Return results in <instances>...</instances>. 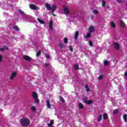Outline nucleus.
<instances>
[{
	"instance_id": "29",
	"label": "nucleus",
	"mask_w": 127,
	"mask_h": 127,
	"mask_svg": "<svg viewBox=\"0 0 127 127\" xmlns=\"http://www.w3.org/2000/svg\"><path fill=\"white\" fill-rule=\"evenodd\" d=\"M103 119L104 120H107V119H108V115H107L106 113L103 114Z\"/></svg>"
},
{
	"instance_id": "7",
	"label": "nucleus",
	"mask_w": 127,
	"mask_h": 127,
	"mask_svg": "<svg viewBox=\"0 0 127 127\" xmlns=\"http://www.w3.org/2000/svg\"><path fill=\"white\" fill-rule=\"evenodd\" d=\"M56 8H57V5H54L51 6V10H52V13H54L55 10H56Z\"/></svg>"
},
{
	"instance_id": "35",
	"label": "nucleus",
	"mask_w": 127,
	"mask_h": 127,
	"mask_svg": "<svg viewBox=\"0 0 127 127\" xmlns=\"http://www.w3.org/2000/svg\"><path fill=\"white\" fill-rule=\"evenodd\" d=\"M59 45H60V48H65V47H64V45H63V44L60 43L59 44Z\"/></svg>"
},
{
	"instance_id": "24",
	"label": "nucleus",
	"mask_w": 127,
	"mask_h": 127,
	"mask_svg": "<svg viewBox=\"0 0 127 127\" xmlns=\"http://www.w3.org/2000/svg\"><path fill=\"white\" fill-rule=\"evenodd\" d=\"M113 115H117V114H119V110L115 109L113 111Z\"/></svg>"
},
{
	"instance_id": "3",
	"label": "nucleus",
	"mask_w": 127,
	"mask_h": 127,
	"mask_svg": "<svg viewBox=\"0 0 127 127\" xmlns=\"http://www.w3.org/2000/svg\"><path fill=\"white\" fill-rule=\"evenodd\" d=\"M63 10L64 11V14H69L70 13V11L69 10V8L68 7H66L65 6H63Z\"/></svg>"
},
{
	"instance_id": "40",
	"label": "nucleus",
	"mask_w": 127,
	"mask_h": 127,
	"mask_svg": "<svg viewBox=\"0 0 127 127\" xmlns=\"http://www.w3.org/2000/svg\"><path fill=\"white\" fill-rule=\"evenodd\" d=\"M89 44L90 46H93V42H92V41H90L89 42Z\"/></svg>"
},
{
	"instance_id": "4",
	"label": "nucleus",
	"mask_w": 127,
	"mask_h": 127,
	"mask_svg": "<svg viewBox=\"0 0 127 127\" xmlns=\"http://www.w3.org/2000/svg\"><path fill=\"white\" fill-rule=\"evenodd\" d=\"M83 101L85 103V104H86L87 105H91V104H92L93 103V100H88L87 98H83Z\"/></svg>"
},
{
	"instance_id": "36",
	"label": "nucleus",
	"mask_w": 127,
	"mask_h": 127,
	"mask_svg": "<svg viewBox=\"0 0 127 127\" xmlns=\"http://www.w3.org/2000/svg\"><path fill=\"white\" fill-rule=\"evenodd\" d=\"M2 59H3V57H2V56L0 54V63H1Z\"/></svg>"
},
{
	"instance_id": "33",
	"label": "nucleus",
	"mask_w": 127,
	"mask_h": 127,
	"mask_svg": "<svg viewBox=\"0 0 127 127\" xmlns=\"http://www.w3.org/2000/svg\"><path fill=\"white\" fill-rule=\"evenodd\" d=\"M64 43L65 44H66V43H68V39L67 38H64Z\"/></svg>"
},
{
	"instance_id": "6",
	"label": "nucleus",
	"mask_w": 127,
	"mask_h": 127,
	"mask_svg": "<svg viewBox=\"0 0 127 127\" xmlns=\"http://www.w3.org/2000/svg\"><path fill=\"white\" fill-rule=\"evenodd\" d=\"M49 27L51 30H53V21L52 20H50Z\"/></svg>"
},
{
	"instance_id": "1",
	"label": "nucleus",
	"mask_w": 127,
	"mask_h": 127,
	"mask_svg": "<svg viewBox=\"0 0 127 127\" xmlns=\"http://www.w3.org/2000/svg\"><path fill=\"white\" fill-rule=\"evenodd\" d=\"M20 124L22 127H28L30 125V120L26 117L21 119Z\"/></svg>"
},
{
	"instance_id": "17",
	"label": "nucleus",
	"mask_w": 127,
	"mask_h": 127,
	"mask_svg": "<svg viewBox=\"0 0 127 127\" xmlns=\"http://www.w3.org/2000/svg\"><path fill=\"white\" fill-rule=\"evenodd\" d=\"M123 119L125 123H127V114H125L123 116Z\"/></svg>"
},
{
	"instance_id": "44",
	"label": "nucleus",
	"mask_w": 127,
	"mask_h": 127,
	"mask_svg": "<svg viewBox=\"0 0 127 127\" xmlns=\"http://www.w3.org/2000/svg\"><path fill=\"white\" fill-rule=\"evenodd\" d=\"M45 67H48V66H49V64H48L47 63H45Z\"/></svg>"
},
{
	"instance_id": "9",
	"label": "nucleus",
	"mask_w": 127,
	"mask_h": 127,
	"mask_svg": "<svg viewBox=\"0 0 127 127\" xmlns=\"http://www.w3.org/2000/svg\"><path fill=\"white\" fill-rule=\"evenodd\" d=\"M16 72L14 71L11 74L10 77V80H12L13 79H14L15 78V76H16Z\"/></svg>"
},
{
	"instance_id": "22",
	"label": "nucleus",
	"mask_w": 127,
	"mask_h": 127,
	"mask_svg": "<svg viewBox=\"0 0 127 127\" xmlns=\"http://www.w3.org/2000/svg\"><path fill=\"white\" fill-rule=\"evenodd\" d=\"M59 98H60V101H61L62 102H63V103H65V100H64V98H63V97H62V96H60Z\"/></svg>"
},
{
	"instance_id": "16",
	"label": "nucleus",
	"mask_w": 127,
	"mask_h": 127,
	"mask_svg": "<svg viewBox=\"0 0 127 127\" xmlns=\"http://www.w3.org/2000/svg\"><path fill=\"white\" fill-rule=\"evenodd\" d=\"M54 124V121L51 120L50 123L47 124V126H48V127H53V126Z\"/></svg>"
},
{
	"instance_id": "21",
	"label": "nucleus",
	"mask_w": 127,
	"mask_h": 127,
	"mask_svg": "<svg viewBox=\"0 0 127 127\" xmlns=\"http://www.w3.org/2000/svg\"><path fill=\"white\" fill-rule=\"evenodd\" d=\"M78 107L79 109H84V105H83V104H82L81 102L79 103Z\"/></svg>"
},
{
	"instance_id": "37",
	"label": "nucleus",
	"mask_w": 127,
	"mask_h": 127,
	"mask_svg": "<svg viewBox=\"0 0 127 127\" xmlns=\"http://www.w3.org/2000/svg\"><path fill=\"white\" fill-rule=\"evenodd\" d=\"M69 48L70 52H73V47L72 46H69Z\"/></svg>"
},
{
	"instance_id": "20",
	"label": "nucleus",
	"mask_w": 127,
	"mask_h": 127,
	"mask_svg": "<svg viewBox=\"0 0 127 127\" xmlns=\"http://www.w3.org/2000/svg\"><path fill=\"white\" fill-rule=\"evenodd\" d=\"M73 68H74L75 70H79V65L77 64H74Z\"/></svg>"
},
{
	"instance_id": "27",
	"label": "nucleus",
	"mask_w": 127,
	"mask_h": 127,
	"mask_svg": "<svg viewBox=\"0 0 127 127\" xmlns=\"http://www.w3.org/2000/svg\"><path fill=\"white\" fill-rule=\"evenodd\" d=\"M37 20H38V21H39V22L40 23H41V24H44V21H43V20H41V19H39V18H37Z\"/></svg>"
},
{
	"instance_id": "10",
	"label": "nucleus",
	"mask_w": 127,
	"mask_h": 127,
	"mask_svg": "<svg viewBox=\"0 0 127 127\" xmlns=\"http://www.w3.org/2000/svg\"><path fill=\"white\" fill-rule=\"evenodd\" d=\"M88 30L89 32L92 33V32H93L95 31V27H94V26H90L88 28Z\"/></svg>"
},
{
	"instance_id": "19",
	"label": "nucleus",
	"mask_w": 127,
	"mask_h": 127,
	"mask_svg": "<svg viewBox=\"0 0 127 127\" xmlns=\"http://www.w3.org/2000/svg\"><path fill=\"white\" fill-rule=\"evenodd\" d=\"M85 89L86 91L87 92V93H89V92H90V88H89V85H88V84L85 85Z\"/></svg>"
},
{
	"instance_id": "30",
	"label": "nucleus",
	"mask_w": 127,
	"mask_h": 127,
	"mask_svg": "<svg viewBox=\"0 0 127 127\" xmlns=\"http://www.w3.org/2000/svg\"><path fill=\"white\" fill-rule=\"evenodd\" d=\"M111 25L112 27H113V28H115V27H116V24H115L114 22H112L111 23Z\"/></svg>"
},
{
	"instance_id": "39",
	"label": "nucleus",
	"mask_w": 127,
	"mask_h": 127,
	"mask_svg": "<svg viewBox=\"0 0 127 127\" xmlns=\"http://www.w3.org/2000/svg\"><path fill=\"white\" fill-rule=\"evenodd\" d=\"M98 11L97 10H93V13L94 14H98Z\"/></svg>"
},
{
	"instance_id": "18",
	"label": "nucleus",
	"mask_w": 127,
	"mask_h": 127,
	"mask_svg": "<svg viewBox=\"0 0 127 127\" xmlns=\"http://www.w3.org/2000/svg\"><path fill=\"white\" fill-rule=\"evenodd\" d=\"M19 12L20 13L21 15L22 16H24V15H25V13H24V12H23L22 10L19 9L18 10Z\"/></svg>"
},
{
	"instance_id": "15",
	"label": "nucleus",
	"mask_w": 127,
	"mask_h": 127,
	"mask_svg": "<svg viewBox=\"0 0 127 127\" xmlns=\"http://www.w3.org/2000/svg\"><path fill=\"white\" fill-rule=\"evenodd\" d=\"M13 29L15 31H19L20 29L19 28H18V26H16V25H14L13 26Z\"/></svg>"
},
{
	"instance_id": "23",
	"label": "nucleus",
	"mask_w": 127,
	"mask_h": 127,
	"mask_svg": "<svg viewBox=\"0 0 127 127\" xmlns=\"http://www.w3.org/2000/svg\"><path fill=\"white\" fill-rule=\"evenodd\" d=\"M102 6L103 7H105V6H106V1L105 0H102Z\"/></svg>"
},
{
	"instance_id": "5",
	"label": "nucleus",
	"mask_w": 127,
	"mask_h": 127,
	"mask_svg": "<svg viewBox=\"0 0 127 127\" xmlns=\"http://www.w3.org/2000/svg\"><path fill=\"white\" fill-rule=\"evenodd\" d=\"M23 59L24 60H25L26 61H28L29 62H30V61H31V60H32V58H31V57H30L27 55H24L23 56Z\"/></svg>"
},
{
	"instance_id": "13",
	"label": "nucleus",
	"mask_w": 127,
	"mask_h": 127,
	"mask_svg": "<svg viewBox=\"0 0 127 127\" xmlns=\"http://www.w3.org/2000/svg\"><path fill=\"white\" fill-rule=\"evenodd\" d=\"M46 106L48 109H51V105L50 104V101L47 100L46 101Z\"/></svg>"
},
{
	"instance_id": "25",
	"label": "nucleus",
	"mask_w": 127,
	"mask_h": 127,
	"mask_svg": "<svg viewBox=\"0 0 127 127\" xmlns=\"http://www.w3.org/2000/svg\"><path fill=\"white\" fill-rule=\"evenodd\" d=\"M120 26L121 27H125V22L123 21H120Z\"/></svg>"
},
{
	"instance_id": "32",
	"label": "nucleus",
	"mask_w": 127,
	"mask_h": 127,
	"mask_svg": "<svg viewBox=\"0 0 127 127\" xmlns=\"http://www.w3.org/2000/svg\"><path fill=\"white\" fill-rule=\"evenodd\" d=\"M91 37V33H88L86 36V38H90Z\"/></svg>"
},
{
	"instance_id": "48",
	"label": "nucleus",
	"mask_w": 127,
	"mask_h": 127,
	"mask_svg": "<svg viewBox=\"0 0 127 127\" xmlns=\"http://www.w3.org/2000/svg\"><path fill=\"white\" fill-rule=\"evenodd\" d=\"M126 5H127V4H126Z\"/></svg>"
},
{
	"instance_id": "11",
	"label": "nucleus",
	"mask_w": 127,
	"mask_h": 127,
	"mask_svg": "<svg viewBox=\"0 0 127 127\" xmlns=\"http://www.w3.org/2000/svg\"><path fill=\"white\" fill-rule=\"evenodd\" d=\"M29 7L31 9H34V10H36V9H37L36 6L33 4H30Z\"/></svg>"
},
{
	"instance_id": "38",
	"label": "nucleus",
	"mask_w": 127,
	"mask_h": 127,
	"mask_svg": "<svg viewBox=\"0 0 127 127\" xmlns=\"http://www.w3.org/2000/svg\"><path fill=\"white\" fill-rule=\"evenodd\" d=\"M118 3H123V0H117Z\"/></svg>"
},
{
	"instance_id": "34",
	"label": "nucleus",
	"mask_w": 127,
	"mask_h": 127,
	"mask_svg": "<svg viewBox=\"0 0 127 127\" xmlns=\"http://www.w3.org/2000/svg\"><path fill=\"white\" fill-rule=\"evenodd\" d=\"M103 78H104V75H100L98 76V80H102V79H103Z\"/></svg>"
},
{
	"instance_id": "31",
	"label": "nucleus",
	"mask_w": 127,
	"mask_h": 127,
	"mask_svg": "<svg viewBox=\"0 0 127 127\" xmlns=\"http://www.w3.org/2000/svg\"><path fill=\"white\" fill-rule=\"evenodd\" d=\"M41 54V51L39 50L36 54L37 57H39V56Z\"/></svg>"
},
{
	"instance_id": "26",
	"label": "nucleus",
	"mask_w": 127,
	"mask_h": 127,
	"mask_svg": "<svg viewBox=\"0 0 127 127\" xmlns=\"http://www.w3.org/2000/svg\"><path fill=\"white\" fill-rule=\"evenodd\" d=\"M98 122H101L102 121V115H99V116L97 118Z\"/></svg>"
},
{
	"instance_id": "41",
	"label": "nucleus",
	"mask_w": 127,
	"mask_h": 127,
	"mask_svg": "<svg viewBox=\"0 0 127 127\" xmlns=\"http://www.w3.org/2000/svg\"><path fill=\"white\" fill-rule=\"evenodd\" d=\"M3 48L4 50H7V49H8L7 48V47L6 46H5V45L4 46Z\"/></svg>"
},
{
	"instance_id": "12",
	"label": "nucleus",
	"mask_w": 127,
	"mask_h": 127,
	"mask_svg": "<svg viewBox=\"0 0 127 127\" xmlns=\"http://www.w3.org/2000/svg\"><path fill=\"white\" fill-rule=\"evenodd\" d=\"M79 36V31H76L74 35V39L75 40H77L78 39V37Z\"/></svg>"
},
{
	"instance_id": "28",
	"label": "nucleus",
	"mask_w": 127,
	"mask_h": 127,
	"mask_svg": "<svg viewBox=\"0 0 127 127\" xmlns=\"http://www.w3.org/2000/svg\"><path fill=\"white\" fill-rule=\"evenodd\" d=\"M104 66H107L109 65V61H105L104 62Z\"/></svg>"
},
{
	"instance_id": "2",
	"label": "nucleus",
	"mask_w": 127,
	"mask_h": 127,
	"mask_svg": "<svg viewBox=\"0 0 127 127\" xmlns=\"http://www.w3.org/2000/svg\"><path fill=\"white\" fill-rule=\"evenodd\" d=\"M32 97L35 100L36 104H39V99H38V94L37 92L34 91L32 93Z\"/></svg>"
},
{
	"instance_id": "47",
	"label": "nucleus",
	"mask_w": 127,
	"mask_h": 127,
	"mask_svg": "<svg viewBox=\"0 0 127 127\" xmlns=\"http://www.w3.org/2000/svg\"><path fill=\"white\" fill-rule=\"evenodd\" d=\"M53 16H56L55 14H53Z\"/></svg>"
},
{
	"instance_id": "8",
	"label": "nucleus",
	"mask_w": 127,
	"mask_h": 127,
	"mask_svg": "<svg viewBox=\"0 0 127 127\" xmlns=\"http://www.w3.org/2000/svg\"><path fill=\"white\" fill-rule=\"evenodd\" d=\"M113 45L114 46V48L116 50H119L120 49V44L118 43H114L113 44Z\"/></svg>"
},
{
	"instance_id": "45",
	"label": "nucleus",
	"mask_w": 127,
	"mask_h": 127,
	"mask_svg": "<svg viewBox=\"0 0 127 127\" xmlns=\"http://www.w3.org/2000/svg\"><path fill=\"white\" fill-rule=\"evenodd\" d=\"M45 56H46V58H48V59L49 58V57H50L49 55H46Z\"/></svg>"
},
{
	"instance_id": "46",
	"label": "nucleus",
	"mask_w": 127,
	"mask_h": 127,
	"mask_svg": "<svg viewBox=\"0 0 127 127\" xmlns=\"http://www.w3.org/2000/svg\"><path fill=\"white\" fill-rule=\"evenodd\" d=\"M125 76L127 77V72L125 73Z\"/></svg>"
},
{
	"instance_id": "14",
	"label": "nucleus",
	"mask_w": 127,
	"mask_h": 127,
	"mask_svg": "<svg viewBox=\"0 0 127 127\" xmlns=\"http://www.w3.org/2000/svg\"><path fill=\"white\" fill-rule=\"evenodd\" d=\"M45 6L47 10H50V9H51V6H50V4H49V3H46Z\"/></svg>"
},
{
	"instance_id": "42",
	"label": "nucleus",
	"mask_w": 127,
	"mask_h": 127,
	"mask_svg": "<svg viewBox=\"0 0 127 127\" xmlns=\"http://www.w3.org/2000/svg\"><path fill=\"white\" fill-rule=\"evenodd\" d=\"M31 110H32V111H35V110H36L35 107V106H32L31 107Z\"/></svg>"
},
{
	"instance_id": "43",
	"label": "nucleus",
	"mask_w": 127,
	"mask_h": 127,
	"mask_svg": "<svg viewBox=\"0 0 127 127\" xmlns=\"http://www.w3.org/2000/svg\"><path fill=\"white\" fill-rule=\"evenodd\" d=\"M0 51H1V52L4 51L3 48H0Z\"/></svg>"
}]
</instances>
